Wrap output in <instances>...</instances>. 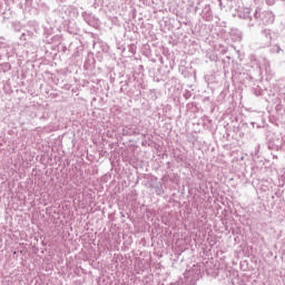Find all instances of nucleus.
<instances>
[{"label":"nucleus","instance_id":"1","mask_svg":"<svg viewBox=\"0 0 285 285\" xmlns=\"http://www.w3.org/2000/svg\"><path fill=\"white\" fill-rule=\"evenodd\" d=\"M235 17L243 19L249 30H253V28H262V26H268L275 21L273 12L264 11L261 8L253 10L250 8L239 7L236 10Z\"/></svg>","mask_w":285,"mask_h":285},{"label":"nucleus","instance_id":"2","mask_svg":"<svg viewBox=\"0 0 285 285\" xmlns=\"http://www.w3.org/2000/svg\"><path fill=\"white\" fill-rule=\"evenodd\" d=\"M199 10H202L200 17L204 21H213V9L205 0L198 1V4L195 7V12Z\"/></svg>","mask_w":285,"mask_h":285},{"label":"nucleus","instance_id":"3","mask_svg":"<svg viewBox=\"0 0 285 285\" xmlns=\"http://www.w3.org/2000/svg\"><path fill=\"white\" fill-rule=\"evenodd\" d=\"M262 38L265 40L264 46H271L273 43V31L271 29H264L262 31Z\"/></svg>","mask_w":285,"mask_h":285},{"label":"nucleus","instance_id":"4","mask_svg":"<svg viewBox=\"0 0 285 285\" xmlns=\"http://www.w3.org/2000/svg\"><path fill=\"white\" fill-rule=\"evenodd\" d=\"M283 140L282 139H271L268 141L267 148L268 150H282Z\"/></svg>","mask_w":285,"mask_h":285},{"label":"nucleus","instance_id":"5","mask_svg":"<svg viewBox=\"0 0 285 285\" xmlns=\"http://www.w3.org/2000/svg\"><path fill=\"white\" fill-rule=\"evenodd\" d=\"M31 29H27L24 33H27V37L29 39H32L37 37V32L39 30V26H37V22H30Z\"/></svg>","mask_w":285,"mask_h":285},{"label":"nucleus","instance_id":"6","mask_svg":"<svg viewBox=\"0 0 285 285\" xmlns=\"http://www.w3.org/2000/svg\"><path fill=\"white\" fill-rule=\"evenodd\" d=\"M122 135L125 137H131V135H139V132L137 131V129H135L134 125H129L122 128Z\"/></svg>","mask_w":285,"mask_h":285},{"label":"nucleus","instance_id":"7","mask_svg":"<svg viewBox=\"0 0 285 285\" xmlns=\"http://www.w3.org/2000/svg\"><path fill=\"white\" fill-rule=\"evenodd\" d=\"M229 37L232 41H242V31L239 29H232Z\"/></svg>","mask_w":285,"mask_h":285},{"label":"nucleus","instance_id":"8","mask_svg":"<svg viewBox=\"0 0 285 285\" xmlns=\"http://www.w3.org/2000/svg\"><path fill=\"white\" fill-rule=\"evenodd\" d=\"M28 41H30V39L28 38L26 31H23V32L21 33V36H20V43H21L22 46H24V43L28 42Z\"/></svg>","mask_w":285,"mask_h":285},{"label":"nucleus","instance_id":"9","mask_svg":"<svg viewBox=\"0 0 285 285\" xmlns=\"http://www.w3.org/2000/svg\"><path fill=\"white\" fill-rule=\"evenodd\" d=\"M120 92H126L128 90V81H121Z\"/></svg>","mask_w":285,"mask_h":285},{"label":"nucleus","instance_id":"10","mask_svg":"<svg viewBox=\"0 0 285 285\" xmlns=\"http://www.w3.org/2000/svg\"><path fill=\"white\" fill-rule=\"evenodd\" d=\"M253 94L256 96V97H262V89L259 88V86L255 87L253 89Z\"/></svg>","mask_w":285,"mask_h":285},{"label":"nucleus","instance_id":"11","mask_svg":"<svg viewBox=\"0 0 285 285\" xmlns=\"http://www.w3.org/2000/svg\"><path fill=\"white\" fill-rule=\"evenodd\" d=\"M183 97L184 99H190L193 97V92L190 90H185Z\"/></svg>","mask_w":285,"mask_h":285},{"label":"nucleus","instance_id":"12","mask_svg":"<svg viewBox=\"0 0 285 285\" xmlns=\"http://www.w3.org/2000/svg\"><path fill=\"white\" fill-rule=\"evenodd\" d=\"M164 194V188L160 186L156 187V195H163Z\"/></svg>","mask_w":285,"mask_h":285},{"label":"nucleus","instance_id":"13","mask_svg":"<svg viewBox=\"0 0 285 285\" xmlns=\"http://www.w3.org/2000/svg\"><path fill=\"white\" fill-rule=\"evenodd\" d=\"M13 28H14L16 32L21 31V26L19 23H13Z\"/></svg>","mask_w":285,"mask_h":285},{"label":"nucleus","instance_id":"14","mask_svg":"<svg viewBox=\"0 0 285 285\" xmlns=\"http://www.w3.org/2000/svg\"><path fill=\"white\" fill-rule=\"evenodd\" d=\"M267 6H275V1L277 0H265Z\"/></svg>","mask_w":285,"mask_h":285},{"label":"nucleus","instance_id":"15","mask_svg":"<svg viewBox=\"0 0 285 285\" xmlns=\"http://www.w3.org/2000/svg\"><path fill=\"white\" fill-rule=\"evenodd\" d=\"M26 6L30 8L32 6V0H26Z\"/></svg>","mask_w":285,"mask_h":285},{"label":"nucleus","instance_id":"16","mask_svg":"<svg viewBox=\"0 0 285 285\" xmlns=\"http://www.w3.org/2000/svg\"><path fill=\"white\" fill-rule=\"evenodd\" d=\"M259 148H261V146L259 145H257L256 147H255V156H257V153H259Z\"/></svg>","mask_w":285,"mask_h":285},{"label":"nucleus","instance_id":"17","mask_svg":"<svg viewBox=\"0 0 285 285\" xmlns=\"http://www.w3.org/2000/svg\"><path fill=\"white\" fill-rule=\"evenodd\" d=\"M281 50H282V48L279 46H276V52L279 53Z\"/></svg>","mask_w":285,"mask_h":285},{"label":"nucleus","instance_id":"18","mask_svg":"<svg viewBox=\"0 0 285 285\" xmlns=\"http://www.w3.org/2000/svg\"><path fill=\"white\" fill-rule=\"evenodd\" d=\"M130 52H135V47L134 46L130 47Z\"/></svg>","mask_w":285,"mask_h":285},{"label":"nucleus","instance_id":"19","mask_svg":"<svg viewBox=\"0 0 285 285\" xmlns=\"http://www.w3.org/2000/svg\"><path fill=\"white\" fill-rule=\"evenodd\" d=\"M1 8H3V2L0 1V10H1Z\"/></svg>","mask_w":285,"mask_h":285},{"label":"nucleus","instance_id":"20","mask_svg":"<svg viewBox=\"0 0 285 285\" xmlns=\"http://www.w3.org/2000/svg\"><path fill=\"white\" fill-rule=\"evenodd\" d=\"M249 81H253V76H248Z\"/></svg>","mask_w":285,"mask_h":285},{"label":"nucleus","instance_id":"21","mask_svg":"<svg viewBox=\"0 0 285 285\" xmlns=\"http://www.w3.org/2000/svg\"><path fill=\"white\" fill-rule=\"evenodd\" d=\"M273 159H277V155L273 154Z\"/></svg>","mask_w":285,"mask_h":285},{"label":"nucleus","instance_id":"22","mask_svg":"<svg viewBox=\"0 0 285 285\" xmlns=\"http://www.w3.org/2000/svg\"><path fill=\"white\" fill-rule=\"evenodd\" d=\"M61 1V3H66V1H68V0H60Z\"/></svg>","mask_w":285,"mask_h":285},{"label":"nucleus","instance_id":"23","mask_svg":"<svg viewBox=\"0 0 285 285\" xmlns=\"http://www.w3.org/2000/svg\"><path fill=\"white\" fill-rule=\"evenodd\" d=\"M227 59H229V60H230V56H227Z\"/></svg>","mask_w":285,"mask_h":285},{"label":"nucleus","instance_id":"24","mask_svg":"<svg viewBox=\"0 0 285 285\" xmlns=\"http://www.w3.org/2000/svg\"><path fill=\"white\" fill-rule=\"evenodd\" d=\"M219 3H220V6H222V0H219Z\"/></svg>","mask_w":285,"mask_h":285}]
</instances>
